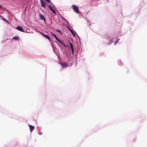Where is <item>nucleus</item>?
<instances>
[{"mask_svg":"<svg viewBox=\"0 0 147 147\" xmlns=\"http://www.w3.org/2000/svg\"><path fill=\"white\" fill-rule=\"evenodd\" d=\"M2 7L0 5V8H1Z\"/></svg>","mask_w":147,"mask_h":147,"instance_id":"a211bd4d","label":"nucleus"},{"mask_svg":"<svg viewBox=\"0 0 147 147\" xmlns=\"http://www.w3.org/2000/svg\"><path fill=\"white\" fill-rule=\"evenodd\" d=\"M57 32H59V33H61V31H60V30H57Z\"/></svg>","mask_w":147,"mask_h":147,"instance_id":"2eb2a0df","label":"nucleus"},{"mask_svg":"<svg viewBox=\"0 0 147 147\" xmlns=\"http://www.w3.org/2000/svg\"><path fill=\"white\" fill-rule=\"evenodd\" d=\"M73 10L77 13H79L80 11L78 7L75 5H73L71 6Z\"/></svg>","mask_w":147,"mask_h":147,"instance_id":"f257e3e1","label":"nucleus"},{"mask_svg":"<svg viewBox=\"0 0 147 147\" xmlns=\"http://www.w3.org/2000/svg\"><path fill=\"white\" fill-rule=\"evenodd\" d=\"M61 65L62 67H65L69 66L68 64L67 63H63L61 64Z\"/></svg>","mask_w":147,"mask_h":147,"instance_id":"7ed1b4c3","label":"nucleus"},{"mask_svg":"<svg viewBox=\"0 0 147 147\" xmlns=\"http://www.w3.org/2000/svg\"><path fill=\"white\" fill-rule=\"evenodd\" d=\"M39 17L40 18V20H44L45 22H45H46L45 20V17H44V16L43 15H42L41 13H40L39 14Z\"/></svg>","mask_w":147,"mask_h":147,"instance_id":"f03ea898","label":"nucleus"},{"mask_svg":"<svg viewBox=\"0 0 147 147\" xmlns=\"http://www.w3.org/2000/svg\"><path fill=\"white\" fill-rule=\"evenodd\" d=\"M58 41L60 43H61V44H62V45H63L64 47H65L66 46L63 43V42H62L61 41V40H60V39L59 40V41Z\"/></svg>","mask_w":147,"mask_h":147,"instance_id":"1a4fd4ad","label":"nucleus"},{"mask_svg":"<svg viewBox=\"0 0 147 147\" xmlns=\"http://www.w3.org/2000/svg\"><path fill=\"white\" fill-rule=\"evenodd\" d=\"M2 7L0 5V8H1Z\"/></svg>","mask_w":147,"mask_h":147,"instance_id":"f3484780","label":"nucleus"},{"mask_svg":"<svg viewBox=\"0 0 147 147\" xmlns=\"http://www.w3.org/2000/svg\"><path fill=\"white\" fill-rule=\"evenodd\" d=\"M53 34L56 39L58 38L55 34Z\"/></svg>","mask_w":147,"mask_h":147,"instance_id":"4468645a","label":"nucleus"},{"mask_svg":"<svg viewBox=\"0 0 147 147\" xmlns=\"http://www.w3.org/2000/svg\"><path fill=\"white\" fill-rule=\"evenodd\" d=\"M40 33L42 34V35L44 36L46 38L48 39L49 40H50V38L49 36L46 34H45L42 32H40Z\"/></svg>","mask_w":147,"mask_h":147,"instance_id":"423d86ee","label":"nucleus"},{"mask_svg":"<svg viewBox=\"0 0 147 147\" xmlns=\"http://www.w3.org/2000/svg\"><path fill=\"white\" fill-rule=\"evenodd\" d=\"M71 50L72 51V54L73 55L74 53V47L71 48Z\"/></svg>","mask_w":147,"mask_h":147,"instance_id":"ddd939ff","label":"nucleus"},{"mask_svg":"<svg viewBox=\"0 0 147 147\" xmlns=\"http://www.w3.org/2000/svg\"><path fill=\"white\" fill-rule=\"evenodd\" d=\"M70 32H71V34H72L73 36H76V35H75V34L74 32L72 30H71V29L70 30Z\"/></svg>","mask_w":147,"mask_h":147,"instance_id":"9d476101","label":"nucleus"},{"mask_svg":"<svg viewBox=\"0 0 147 147\" xmlns=\"http://www.w3.org/2000/svg\"><path fill=\"white\" fill-rule=\"evenodd\" d=\"M41 5L42 7H44V8H45V5H44V1L43 0L40 1Z\"/></svg>","mask_w":147,"mask_h":147,"instance_id":"6e6552de","label":"nucleus"},{"mask_svg":"<svg viewBox=\"0 0 147 147\" xmlns=\"http://www.w3.org/2000/svg\"><path fill=\"white\" fill-rule=\"evenodd\" d=\"M56 40L58 41L59 39L58 38Z\"/></svg>","mask_w":147,"mask_h":147,"instance_id":"dca6fc26","label":"nucleus"},{"mask_svg":"<svg viewBox=\"0 0 147 147\" xmlns=\"http://www.w3.org/2000/svg\"><path fill=\"white\" fill-rule=\"evenodd\" d=\"M48 7L49 9L52 11L53 13H56L55 11L50 5H49Z\"/></svg>","mask_w":147,"mask_h":147,"instance_id":"20e7f679","label":"nucleus"},{"mask_svg":"<svg viewBox=\"0 0 147 147\" xmlns=\"http://www.w3.org/2000/svg\"><path fill=\"white\" fill-rule=\"evenodd\" d=\"M4 20L6 21V20L5 19H4Z\"/></svg>","mask_w":147,"mask_h":147,"instance_id":"6ab92c4d","label":"nucleus"},{"mask_svg":"<svg viewBox=\"0 0 147 147\" xmlns=\"http://www.w3.org/2000/svg\"><path fill=\"white\" fill-rule=\"evenodd\" d=\"M29 126L30 129V131L31 132L34 129V127L30 125H29Z\"/></svg>","mask_w":147,"mask_h":147,"instance_id":"0eeeda50","label":"nucleus"},{"mask_svg":"<svg viewBox=\"0 0 147 147\" xmlns=\"http://www.w3.org/2000/svg\"><path fill=\"white\" fill-rule=\"evenodd\" d=\"M69 44L70 46V48H71L74 47L72 44L70 43V41H69Z\"/></svg>","mask_w":147,"mask_h":147,"instance_id":"9b49d317","label":"nucleus"},{"mask_svg":"<svg viewBox=\"0 0 147 147\" xmlns=\"http://www.w3.org/2000/svg\"><path fill=\"white\" fill-rule=\"evenodd\" d=\"M16 28L18 30H19L20 31H22V32H24V30H23L21 26H18Z\"/></svg>","mask_w":147,"mask_h":147,"instance_id":"39448f33","label":"nucleus"},{"mask_svg":"<svg viewBox=\"0 0 147 147\" xmlns=\"http://www.w3.org/2000/svg\"><path fill=\"white\" fill-rule=\"evenodd\" d=\"M13 39L17 40H18V38L16 36H15V37H14L13 38Z\"/></svg>","mask_w":147,"mask_h":147,"instance_id":"f8f14e48","label":"nucleus"}]
</instances>
